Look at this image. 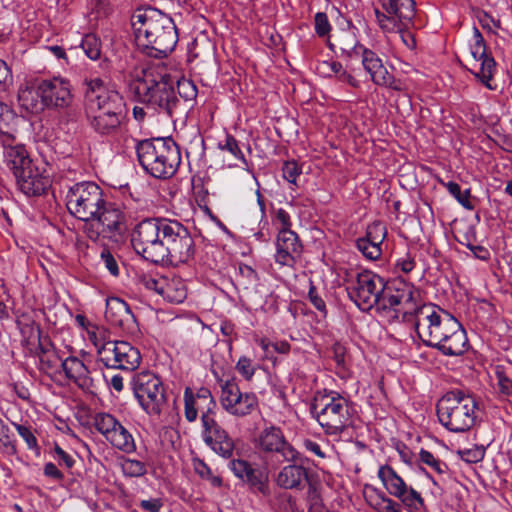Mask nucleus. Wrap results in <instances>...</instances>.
I'll return each instance as SVG.
<instances>
[{"instance_id":"21","label":"nucleus","mask_w":512,"mask_h":512,"mask_svg":"<svg viewBox=\"0 0 512 512\" xmlns=\"http://www.w3.org/2000/svg\"><path fill=\"white\" fill-rule=\"evenodd\" d=\"M143 285L161 295L167 302L172 304L183 303L187 297V286L185 281L175 275L151 277L144 276Z\"/></svg>"},{"instance_id":"62","label":"nucleus","mask_w":512,"mask_h":512,"mask_svg":"<svg viewBox=\"0 0 512 512\" xmlns=\"http://www.w3.org/2000/svg\"><path fill=\"white\" fill-rule=\"evenodd\" d=\"M276 220L281 224L280 230H291V220L289 213L284 210L283 208H280L276 212Z\"/></svg>"},{"instance_id":"31","label":"nucleus","mask_w":512,"mask_h":512,"mask_svg":"<svg viewBox=\"0 0 512 512\" xmlns=\"http://www.w3.org/2000/svg\"><path fill=\"white\" fill-rule=\"evenodd\" d=\"M471 55L476 62L481 63L479 72L474 73L477 78L490 90L494 87L491 86L490 81L493 79L496 70V62L494 58L486 53V46L473 45L471 47Z\"/></svg>"},{"instance_id":"49","label":"nucleus","mask_w":512,"mask_h":512,"mask_svg":"<svg viewBox=\"0 0 512 512\" xmlns=\"http://www.w3.org/2000/svg\"><path fill=\"white\" fill-rule=\"evenodd\" d=\"M460 457L467 463H478L485 456V448L483 446H474L473 448L459 451Z\"/></svg>"},{"instance_id":"53","label":"nucleus","mask_w":512,"mask_h":512,"mask_svg":"<svg viewBox=\"0 0 512 512\" xmlns=\"http://www.w3.org/2000/svg\"><path fill=\"white\" fill-rule=\"evenodd\" d=\"M38 356L43 369L54 367L57 355L54 351H50L48 348L44 347L42 343L39 345Z\"/></svg>"},{"instance_id":"2","label":"nucleus","mask_w":512,"mask_h":512,"mask_svg":"<svg viewBox=\"0 0 512 512\" xmlns=\"http://www.w3.org/2000/svg\"><path fill=\"white\" fill-rule=\"evenodd\" d=\"M132 26L137 47L149 57H166L178 42L173 19L156 8L136 10L132 15Z\"/></svg>"},{"instance_id":"23","label":"nucleus","mask_w":512,"mask_h":512,"mask_svg":"<svg viewBox=\"0 0 512 512\" xmlns=\"http://www.w3.org/2000/svg\"><path fill=\"white\" fill-rule=\"evenodd\" d=\"M40 96L44 107L63 109L72 102L71 87L67 80L59 77L39 81Z\"/></svg>"},{"instance_id":"43","label":"nucleus","mask_w":512,"mask_h":512,"mask_svg":"<svg viewBox=\"0 0 512 512\" xmlns=\"http://www.w3.org/2000/svg\"><path fill=\"white\" fill-rule=\"evenodd\" d=\"M357 249L369 260H377L382 254L381 245L359 238L356 241Z\"/></svg>"},{"instance_id":"5","label":"nucleus","mask_w":512,"mask_h":512,"mask_svg":"<svg viewBox=\"0 0 512 512\" xmlns=\"http://www.w3.org/2000/svg\"><path fill=\"white\" fill-rule=\"evenodd\" d=\"M4 157L23 194L37 197L49 190L52 184L50 176L33 162L23 145L5 147Z\"/></svg>"},{"instance_id":"19","label":"nucleus","mask_w":512,"mask_h":512,"mask_svg":"<svg viewBox=\"0 0 512 512\" xmlns=\"http://www.w3.org/2000/svg\"><path fill=\"white\" fill-rule=\"evenodd\" d=\"M202 439L216 454L225 459L233 457L235 443L228 432L216 421L215 416L201 417Z\"/></svg>"},{"instance_id":"51","label":"nucleus","mask_w":512,"mask_h":512,"mask_svg":"<svg viewBox=\"0 0 512 512\" xmlns=\"http://www.w3.org/2000/svg\"><path fill=\"white\" fill-rule=\"evenodd\" d=\"M315 32L319 37L327 36L331 31V24L326 13L318 12L314 17Z\"/></svg>"},{"instance_id":"14","label":"nucleus","mask_w":512,"mask_h":512,"mask_svg":"<svg viewBox=\"0 0 512 512\" xmlns=\"http://www.w3.org/2000/svg\"><path fill=\"white\" fill-rule=\"evenodd\" d=\"M349 298L363 311H369L377 304L380 291L384 288V279L379 275L364 270L355 275L350 274L345 280Z\"/></svg>"},{"instance_id":"22","label":"nucleus","mask_w":512,"mask_h":512,"mask_svg":"<svg viewBox=\"0 0 512 512\" xmlns=\"http://www.w3.org/2000/svg\"><path fill=\"white\" fill-rule=\"evenodd\" d=\"M216 407L217 403L209 388L201 387L196 393L190 387L185 388L184 415L188 422H194L199 411H201V417L215 416Z\"/></svg>"},{"instance_id":"50","label":"nucleus","mask_w":512,"mask_h":512,"mask_svg":"<svg viewBox=\"0 0 512 512\" xmlns=\"http://www.w3.org/2000/svg\"><path fill=\"white\" fill-rule=\"evenodd\" d=\"M236 370L245 380L250 381L255 373V366L250 358L242 356L236 364Z\"/></svg>"},{"instance_id":"60","label":"nucleus","mask_w":512,"mask_h":512,"mask_svg":"<svg viewBox=\"0 0 512 512\" xmlns=\"http://www.w3.org/2000/svg\"><path fill=\"white\" fill-rule=\"evenodd\" d=\"M139 506L148 512H159L163 506L161 499L154 498L149 500H141Z\"/></svg>"},{"instance_id":"33","label":"nucleus","mask_w":512,"mask_h":512,"mask_svg":"<svg viewBox=\"0 0 512 512\" xmlns=\"http://www.w3.org/2000/svg\"><path fill=\"white\" fill-rule=\"evenodd\" d=\"M18 103L27 112H41L44 109V103L40 96L39 82L21 85L18 90Z\"/></svg>"},{"instance_id":"37","label":"nucleus","mask_w":512,"mask_h":512,"mask_svg":"<svg viewBox=\"0 0 512 512\" xmlns=\"http://www.w3.org/2000/svg\"><path fill=\"white\" fill-rule=\"evenodd\" d=\"M218 148L221 151L228 152L236 160L240 161L246 168H248V162L241 150L238 140L234 136L226 134L225 138L219 141Z\"/></svg>"},{"instance_id":"1","label":"nucleus","mask_w":512,"mask_h":512,"mask_svg":"<svg viewBox=\"0 0 512 512\" xmlns=\"http://www.w3.org/2000/svg\"><path fill=\"white\" fill-rule=\"evenodd\" d=\"M85 115L91 129L102 137H118L126 131L127 109L122 95L99 78L85 92Z\"/></svg>"},{"instance_id":"64","label":"nucleus","mask_w":512,"mask_h":512,"mask_svg":"<svg viewBox=\"0 0 512 512\" xmlns=\"http://www.w3.org/2000/svg\"><path fill=\"white\" fill-rule=\"evenodd\" d=\"M303 445L309 452L320 458H325V453L322 451L320 445L317 442L310 439H305Z\"/></svg>"},{"instance_id":"18","label":"nucleus","mask_w":512,"mask_h":512,"mask_svg":"<svg viewBox=\"0 0 512 512\" xmlns=\"http://www.w3.org/2000/svg\"><path fill=\"white\" fill-rule=\"evenodd\" d=\"M378 477L388 493L397 497L410 509H418L423 505V499L416 490L409 488L404 480L389 465H382L378 470Z\"/></svg>"},{"instance_id":"39","label":"nucleus","mask_w":512,"mask_h":512,"mask_svg":"<svg viewBox=\"0 0 512 512\" xmlns=\"http://www.w3.org/2000/svg\"><path fill=\"white\" fill-rule=\"evenodd\" d=\"M0 449L4 454L9 456L17 454V445L14 435L2 420L0 422Z\"/></svg>"},{"instance_id":"61","label":"nucleus","mask_w":512,"mask_h":512,"mask_svg":"<svg viewBox=\"0 0 512 512\" xmlns=\"http://www.w3.org/2000/svg\"><path fill=\"white\" fill-rule=\"evenodd\" d=\"M43 471H44V475L46 477L52 478V479H54L56 481H62L63 478H64L63 473L52 462L46 463L44 465V470Z\"/></svg>"},{"instance_id":"42","label":"nucleus","mask_w":512,"mask_h":512,"mask_svg":"<svg viewBox=\"0 0 512 512\" xmlns=\"http://www.w3.org/2000/svg\"><path fill=\"white\" fill-rule=\"evenodd\" d=\"M81 47L85 54L92 60H97L101 56V42L94 34H87L83 37Z\"/></svg>"},{"instance_id":"20","label":"nucleus","mask_w":512,"mask_h":512,"mask_svg":"<svg viewBox=\"0 0 512 512\" xmlns=\"http://www.w3.org/2000/svg\"><path fill=\"white\" fill-rule=\"evenodd\" d=\"M229 466L233 474L242 480L252 493L270 496L269 476L265 469L253 467L242 459L231 460Z\"/></svg>"},{"instance_id":"25","label":"nucleus","mask_w":512,"mask_h":512,"mask_svg":"<svg viewBox=\"0 0 512 512\" xmlns=\"http://www.w3.org/2000/svg\"><path fill=\"white\" fill-rule=\"evenodd\" d=\"M259 445L264 451L281 454L286 461L295 462L299 456L298 451L285 440L281 429L275 426L261 432Z\"/></svg>"},{"instance_id":"3","label":"nucleus","mask_w":512,"mask_h":512,"mask_svg":"<svg viewBox=\"0 0 512 512\" xmlns=\"http://www.w3.org/2000/svg\"><path fill=\"white\" fill-rule=\"evenodd\" d=\"M142 74L130 84L135 99L172 117L180 106V100L175 96L171 77L161 73L159 67L144 69Z\"/></svg>"},{"instance_id":"10","label":"nucleus","mask_w":512,"mask_h":512,"mask_svg":"<svg viewBox=\"0 0 512 512\" xmlns=\"http://www.w3.org/2000/svg\"><path fill=\"white\" fill-rule=\"evenodd\" d=\"M415 329L421 341L435 348L459 322L455 317L433 304H423L414 316Z\"/></svg>"},{"instance_id":"24","label":"nucleus","mask_w":512,"mask_h":512,"mask_svg":"<svg viewBox=\"0 0 512 512\" xmlns=\"http://www.w3.org/2000/svg\"><path fill=\"white\" fill-rule=\"evenodd\" d=\"M327 45L338 57L347 60L359 58L365 48L360 44L354 27L341 29L333 36L332 40H327Z\"/></svg>"},{"instance_id":"34","label":"nucleus","mask_w":512,"mask_h":512,"mask_svg":"<svg viewBox=\"0 0 512 512\" xmlns=\"http://www.w3.org/2000/svg\"><path fill=\"white\" fill-rule=\"evenodd\" d=\"M308 478L307 470L301 465L291 464L283 467L277 475L278 486L284 489H301Z\"/></svg>"},{"instance_id":"17","label":"nucleus","mask_w":512,"mask_h":512,"mask_svg":"<svg viewBox=\"0 0 512 512\" xmlns=\"http://www.w3.org/2000/svg\"><path fill=\"white\" fill-rule=\"evenodd\" d=\"M220 404L230 415L245 417L258 407V398L251 392H241L238 384L227 380L221 384Z\"/></svg>"},{"instance_id":"58","label":"nucleus","mask_w":512,"mask_h":512,"mask_svg":"<svg viewBox=\"0 0 512 512\" xmlns=\"http://www.w3.org/2000/svg\"><path fill=\"white\" fill-rule=\"evenodd\" d=\"M284 179L295 184L297 177L300 175V169L295 161H286L282 167Z\"/></svg>"},{"instance_id":"12","label":"nucleus","mask_w":512,"mask_h":512,"mask_svg":"<svg viewBox=\"0 0 512 512\" xmlns=\"http://www.w3.org/2000/svg\"><path fill=\"white\" fill-rule=\"evenodd\" d=\"M168 222L169 219L164 218H146L139 222L132 232L133 248L151 263L156 264L160 253H164L161 238L164 236V228H167Z\"/></svg>"},{"instance_id":"40","label":"nucleus","mask_w":512,"mask_h":512,"mask_svg":"<svg viewBox=\"0 0 512 512\" xmlns=\"http://www.w3.org/2000/svg\"><path fill=\"white\" fill-rule=\"evenodd\" d=\"M118 420L108 413H97L93 418V426L105 438L116 427Z\"/></svg>"},{"instance_id":"26","label":"nucleus","mask_w":512,"mask_h":512,"mask_svg":"<svg viewBox=\"0 0 512 512\" xmlns=\"http://www.w3.org/2000/svg\"><path fill=\"white\" fill-rule=\"evenodd\" d=\"M362 65L370 74L371 80L379 86H386L395 90L400 89L399 82L390 74L383 65L382 60L372 50L364 48L360 53Z\"/></svg>"},{"instance_id":"13","label":"nucleus","mask_w":512,"mask_h":512,"mask_svg":"<svg viewBox=\"0 0 512 512\" xmlns=\"http://www.w3.org/2000/svg\"><path fill=\"white\" fill-rule=\"evenodd\" d=\"M132 389L140 406L146 413L159 416L166 405L165 389L160 378L144 370L132 378Z\"/></svg>"},{"instance_id":"47","label":"nucleus","mask_w":512,"mask_h":512,"mask_svg":"<svg viewBox=\"0 0 512 512\" xmlns=\"http://www.w3.org/2000/svg\"><path fill=\"white\" fill-rule=\"evenodd\" d=\"M387 230L383 223L376 221L367 227L364 239L381 245L386 238Z\"/></svg>"},{"instance_id":"38","label":"nucleus","mask_w":512,"mask_h":512,"mask_svg":"<svg viewBox=\"0 0 512 512\" xmlns=\"http://www.w3.org/2000/svg\"><path fill=\"white\" fill-rule=\"evenodd\" d=\"M377 23L383 32H402L405 28L394 15L382 12L378 8L374 9Z\"/></svg>"},{"instance_id":"15","label":"nucleus","mask_w":512,"mask_h":512,"mask_svg":"<svg viewBox=\"0 0 512 512\" xmlns=\"http://www.w3.org/2000/svg\"><path fill=\"white\" fill-rule=\"evenodd\" d=\"M125 223L123 211L116 204L105 201L99 214L85 224L84 232L92 241H97L100 237L117 240L126 229Z\"/></svg>"},{"instance_id":"27","label":"nucleus","mask_w":512,"mask_h":512,"mask_svg":"<svg viewBox=\"0 0 512 512\" xmlns=\"http://www.w3.org/2000/svg\"><path fill=\"white\" fill-rule=\"evenodd\" d=\"M276 248L275 261L283 266H292L302 253V244L292 230H279Z\"/></svg>"},{"instance_id":"36","label":"nucleus","mask_w":512,"mask_h":512,"mask_svg":"<svg viewBox=\"0 0 512 512\" xmlns=\"http://www.w3.org/2000/svg\"><path fill=\"white\" fill-rule=\"evenodd\" d=\"M258 273L249 265L240 263L237 268L236 281L245 290L257 287L259 283Z\"/></svg>"},{"instance_id":"44","label":"nucleus","mask_w":512,"mask_h":512,"mask_svg":"<svg viewBox=\"0 0 512 512\" xmlns=\"http://www.w3.org/2000/svg\"><path fill=\"white\" fill-rule=\"evenodd\" d=\"M419 459L422 463L428 465L433 471L440 475L448 471L447 464L427 450H420Z\"/></svg>"},{"instance_id":"7","label":"nucleus","mask_w":512,"mask_h":512,"mask_svg":"<svg viewBox=\"0 0 512 512\" xmlns=\"http://www.w3.org/2000/svg\"><path fill=\"white\" fill-rule=\"evenodd\" d=\"M310 411L328 435H338L353 423L352 410L348 401L334 392L316 395Z\"/></svg>"},{"instance_id":"54","label":"nucleus","mask_w":512,"mask_h":512,"mask_svg":"<svg viewBox=\"0 0 512 512\" xmlns=\"http://www.w3.org/2000/svg\"><path fill=\"white\" fill-rule=\"evenodd\" d=\"M308 299L311 304L325 316L327 314L326 304L314 285H310Z\"/></svg>"},{"instance_id":"35","label":"nucleus","mask_w":512,"mask_h":512,"mask_svg":"<svg viewBox=\"0 0 512 512\" xmlns=\"http://www.w3.org/2000/svg\"><path fill=\"white\" fill-rule=\"evenodd\" d=\"M106 440L113 447L125 453H132L136 449L133 436L120 422H118L111 433L107 435Z\"/></svg>"},{"instance_id":"57","label":"nucleus","mask_w":512,"mask_h":512,"mask_svg":"<svg viewBox=\"0 0 512 512\" xmlns=\"http://www.w3.org/2000/svg\"><path fill=\"white\" fill-rule=\"evenodd\" d=\"M13 82L11 69L0 59V92L6 91Z\"/></svg>"},{"instance_id":"8","label":"nucleus","mask_w":512,"mask_h":512,"mask_svg":"<svg viewBox=\"0 0 512 512\" xmlns=\"http://www.w3.org/2000/svg\"><path fill=\"white\" fill-rule=\"evenodd\" d=\"M420 291L404 282L387 284L384 282L383 291L377 299L374 308L389 314L392 319L409 321L418 311Z\"/></svg>"},{"instance_id":"46","label":"nucleus","mask_w":512,"mask_h":512,"mask_svg":"<svg viewBox=\"0 0 512 512\" xmlns=\"http://www.w3.org/2000/svg\"><path fill=\"white\" fill-rule=\"evenodd\" d=\"M177 92L185 102H192L197 97V87L190 79L181 78L177 81Z\"/></svg>"},{"instance_id":"52","label":"nucleus","mask_w":512,"mask_h":512,"mask_svg":"<svg viewBox=\"0 0 512 512\" xmlns=\"http://www.w3.org/2000/svg\"><path fill=\"white\" fill-rule=\"evenodd\" d=\"M495 375L499 391L504 395L512 396V379H510L500 367H497Z\"/></svg>"},{"instance_id":"29","label":"nucleus","mask_w":512,"mask_h":512,"mask_svg":"<svg viewBox=\"0 0 512 512\" xmlns=\"http://www.w3.org/2000/svg\"><path fill=\"white\" fill-rule=\"evenodd\" d=\"M468 347L466 332L460 322L455 325L441 343L435 346L437 350L447 356H460L465 353Z\"/></svg>"},{"instance_id":"9","label":"nucleus","mask_w":512,"mask_h":512,"mask_svg":"<svg viewBox=\"0 0 512 512\" xmlns=\"http://www.w3.org/2000/svg\"><path fill=\"white\" fill-rule=\"evenodd\" d=\"M161 239L164 253H160L156 264L179 266L194 260L196 252L194 239L189 229L179 221L169 219Z\"/></svg>"},{"instance_id":"59","label":"nucleus","mask_w":512,"mask_h":512,"mask_svg":"<svg viewBox=\"0 0 512 512\" xmlns=\"http://www.w3.org/2000/svg\"><path fill=\"white\" fill-rule=\"evenodd\" d=\"M55 458L60 466H65L67 469H71L75 464V459L72 455L64 451L58 444L54 447Z\"/></svg>"},{"instance_id":"11","label":"nucleus","mask_w":512,"mask_h":512,"mask_svg":"<svg viewBox=\"0 0 512 512\" xmlns=\"http://www.w3.org/2000/svg\"><path fill=\"white\" fill-rule=\"evenodd\" d=\"M103 190L94 182H80L66 194V207L71 215L85 224L95 218L105 202Z\"/></svg>"},{"instance_id":"4","label":"nucleus","mask_w":512,"mask_h":512,"mask_svg":"<svg viewBox=\"0 0 512 512\" xmlns=\"http://www.w3.org/2000/svg\"><path fill=\"white\" fill-rule=\"evenodd\" d=\"M135 149L141 167L158 179L172 177L181 162L179 147L171 138L141 140Z\"/></svg>"},{"instance_id":"28","label":"nucleus","mask_w":512,"mask_h":512,"mask_svg":"<svg viewBox=\"0 0 512 512\" xmlns=\"http://www.w3.org/2000/svg\"><path fill=\"white\" fill-rule=\"evenodd\" d=\"M106 320L113 326L132 332L135 327V316L127 303L119 298H110L106 301Z\"/></svg>"},{"instance_id":"55","label":"nucleus","mask_w":512,"mask_h":512,"mask_svg":"<svg viewBox=\"0 0 512 512\" xmlns=\"http://www.w3.org/2000/svg\"><path fill=\"white\" fill-rule=\"evenodd\" d=\"M14 426L18 434L26 442L29 449H36L38 447L37 439L29 427L16 423H14Z\"/></svg>"},{"instance_id":"48","label":"nucleus","mask_w":512,"mask_h":512,"mask_svg":"<svg viewBox=\"0 0 512 512\" xmlns=\"http://www.w3.org/2000/svg\"><path fill=\"white\" fill-rule=\"evenodd\" d=\"M364 496L367 503L376 511L388 498L383 492L370 486H366Z\"/></svg>"},{"instance_id":"56","label":"nucleus","mask_w":512,"mask_h":512,"mask_svg":"<svg viewBox=\"0 0 512 512\" xmlns=\"http://www.w3.org/2000/svg\"><path fill=\"white\" fill-rule=\"evenodd\" d=\"M101 260L105 267L113 276L119 275V267L115 257L112 255L108 248H103L100 254Z\"/></svg>"},{"instance_id":"6","label":"nucleus","mask_w":512,"mask_h":512,"mask_svg":"<svg viewBox=\"0 0 512 512\" xmlns=\"http://www.w3.org/2000/svg\"><path fill=\"white\" fill-rule=\"evenodd\" d=\"M436 408L439 422L451 432H466L475 425L478 403L473 395L463 390L446 392Z\"/></svg>"},{"instance_id":"32","label":"nucleus","mask_w":512,"mask_h":512,"mask_svg":"<svg viewBox=\"0 0 512 512\" xmlns=\"http://www.w3.org/2000/svg\"><path fill=\"white\" fill-rule=\"evenodd\" d=\"M414 0H382V7L390 15H394L405 29H408L415 17Z\"/></svg>"},{"instance_id":"16","label":"nucleus","mask_w":512,"mask_h":512,"mask_svg":"<svg viewBox=\"0 0 512 512\" xmlns=\"http://www.w3.org/2000/svg\"><path fill=\"white\" fill-rule=\"evenodd\" d=\"M95 346L97 361L106 368L133 371L141 362L139 350L126 341L96 342Z\"/></svg>"},{"instance_id":"30","label":"nucleus","mask_w":512,"mask_h":512,"mask_svg":"<svg viewBox=\"0 0 512 512\" xmlns=\"http://www.w3.org/2000/svg\"><path fill=\"white\" fill-rule=\"evenodd\" d=\"M61 367L65 376L80 388L89 389L93 386V379L90 376V371L79 358L70 356L61 361Z\"/></svg>"},{"instance_id":"63","label":"nucleus","mask_w":512,"mask_h":512,"mask_svg":"<svg viewBox=\"0 0 512 512\" xmlns=\"http://www.w3.org/2000/svg\"><path fill=\"white\" fill-rule=\"evenodd\" d=\"M397 267H399L401 269V271H403L404 273H409L411 272L416 263H415V260L414 258H412L409 254L405 257V258H402V259H399L397 261Z\"/></svg>"},{"instance_id":"45","label":"nucleus","mask_w":512,"mask_h":512,"mask_svg":"<svg viewBox=\"0 0 512 512\" xmlns=\"http://www.w3.org/2000/svg\"><path fill=\"white\" fill-rule=\"evenodd\" d=\"M194 471L202 479L209 480L214 487L222 485V479L219 476L213 475L210 467L201 459H195L193 462Z\"/></svg>"},{"instance_id":"41","label":"nucleus","mask_w":512,"mask_h":512,"mask_svg":"<svg viewBox=\"0 0 512 512\" xmlns=\"http://www.w3.org/2000/svg\"><path fill=\"white\" fill-rule=\"evenodd\" d=\"M121 469L127 477H142L147 473V466L144 462L131 458H124Z\"/></svg>"}]
</instances>
